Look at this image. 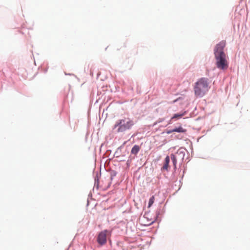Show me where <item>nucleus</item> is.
I'll list each match as a JSON object with an SVG mask.
<instances>
[{"label":"nucleus","mask_w":250,"mask_h":250,"mask_svg":"<svg viewBox=\"0 0 250 250\" xmlns=\"http://www.w3.org/2000/svg\"><path fill=\"white\" fill-rule=\"evenodd\" d=\"M226 42L222 41L216 44L214 49L216 59V65L218 68L225 70L228 68V62L226 54L224 52Z\"/></svg>","instance_id":"f257e3e1"},{"label":"nucleus","mask_w":250,"mask_h":250,"mask_svg":"<svg viewBox=\"0 0 250 250\" xmlns=\"http://www.w3.org/2000/svg\"><path fill=\"white\" fill-rule=\"evenodd\" d=\"M209 88L208 80L205 78L199 79L195 83L194 91L196 97H202Z\"/></svg>","instance_id":"f03ea898"},{"label":"nucleus","mask_w":250,"mask_h":250,"mask_svg":"<svg viewBox=\"0 0 250 250\" xmlns=\"http://www.w3.org/2000/svg\"><path fill=\"white\" fill-rule=\"evenodd\" d=\"M134 125V121L132 119L126 117L119 120L115 124L114 128L118 127V132H123L130 129Z\"/></svg>","instance_id":"7ed1b4c3"},{"label":"nucleus","mask_w":250,"mask_h":250,"mask_svg":"<svg viewBox=\"0 0 250 250\" xmlns=\"http://www.w3.org/2000/svg\"><path fill=\"white\" fill-rule=\"evenodd\" d=\"M110 232L107 230H104L101 231L97 237V241L100 246H103L106 243L107 236L110 234Z\"/></svg>","instance_id":"20e7f679"},{"label":"nucleus","mask_w":250,"mask_h":250,"mask_svg":"<svg viewBox=\"0 0 250 250\" xmlns=\"http://www.w3.org/2000/svg\"><path fill=\"white\" fill-rule=\"evenodd\" d=\"M170 159L168 156H167L165 160L164 166L162 167V169L167 170L168 168V165L169 163Z\"/></svg>","instance_id":"39448f33"},{"label":"nucleus","mask_w":250,"mask_h":250,"mask_svg":"<svg viewBox=\"0 0 250 250\" xmlns=\"http://www.w3.org/2000/svg\"><path fill=\"white\" fill-rule=\"evenodd\" d=\"M140 150V147L137 145H135L131 149V153L133 154H136Z\"/></svg>","instance_id":"423d86ee"},{"label":"nucleus","mask_w":250,"mask_h":250,"mask_svg":"<svg viewBox=\"0 0 250 250\" xmlns=\"http://www.w3.org/2000/svg\"><path fill=\"white\" fill-rule=\"evenodd\" d=\"M175 132L185 133L187 131V129L183 128L181 126L176 127L174 129Z\"/></svg>","instance_id":"0eeeda50"},{"label":"nucleus","mask_w":250,"mask_h":250,"mask_svg":"<svg viewBox=\"0 0 250 250\" xmlns=\"http://www.w3.org/2000/svg\"><path fill=\"white\" fill-rule=\"evenodd\" d=\"M185 114V112H184L181 114H175L173 115V116L171 118V119H179L182 117Z\"/></svg>","instance_id":"6e6552de"},{"label":"nucleus","mask_w":250,"mask_h":250,"mask_svg":"<svg viewBox=\"0 0 250 250\" xmlns=\"http://www.w3.org/2000/svg\"><path fill=\"white\" fill-rule=\"evenodd\" d=\"M171 160L172 161L173 166L174 167H176V163H177V159L175 155L172 154L170 155Z\"/></svg>","instance_id":"1a4fd4ad"},{"label":"nucleus","mask_w":250,"mask_h":250,"mask_svg":"<svg viewBox=\"0 0 250 250\" xmlns=\"http://www.w3.org/2000/svg\"><path fill=\"white\" fill-rule=\"evenodd\" d=\"M155 200V197L152 196L149 200L148 208H150L154 203Z\"/></svg>","instance_id":"9d476101"},{"label":"nucleus","mask_w":250,"mask_h":250,"mask_svg":"<svg viewBox=\"0 0 250 250\" xmlns=\"http://www.w3.org/2000/svg\"><path fill=\"white\" fill-rule=\"evenodd\" d=\"M173 132H175V131H174V129H172V130H169L168 131H167V134H170Z\"/></svg>","instance_id":"9b49d317"}]
</instances>
